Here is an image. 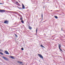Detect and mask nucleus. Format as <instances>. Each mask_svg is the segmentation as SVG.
Wrapping results in <instances>:
<instances>
[{
  "label": "nucleus",
  "instance_id": "nucleus-13",
  "mask_svg": "<svg viewBox=\"0 0 65 65\" xmlns=\"http://www.w3.org/2000/svg\"><path fill=\"white\" fill-rule=\"evenodd\" d=\"M41 47H44V48H45V47H44L42 45H41Z\"/></svg>",
  "mask_w": 65,
  "mask_h": 65
},
{
  "label": "nucleus",
  "instance_id": "nucleus-22",
  "mask_svg": "<svg viewBox=\"0 0 65 65\" xmlns=\"http://www.w3.org/2000/svg\"><path fill=\"white\" fill-rule=\"evenodd\" d=\"M18 7V8H19V9H21V8L20 7V8H19V7Z\"/></svg>",
  "mask_w": 65,
  "mask_h": 65
},
{
  "label": "nucleus",
  "instance_id": "nucleus-17",
  "mask_svg": "<svg viewBox=\"0 0 65 65\" xmlns=\"http://www.w3.org/2000/svg\"><path fill=\"white\" fill-rule=\"evenodd\" d=\"M21 22L22 23H24V21L23 20H22L21 21Z\"/></svg>",
  "mask_w": 65,
  "mask_h": 65
},
{
  "label": "nucleus",
  "instance_id": "nucleus-12",
  "mask_svg": "<svg viewBox=\"0 0 65 65\" xmlns=\"http://www.w3.org/2000/svg\"><path fill=\"white\" fill-rule=\"evenodd\" d=\"M42 20L43 19V14H41Z\"/></svg>",
  "mask_w": 65,
  "mask_h": 65
},
{
  "label": "nucleus",
  "instance_id": "nucleus-23",
  "mask_svg": "<svg viewBox=\"0 0 65 65\" xmlns=\"http://www.w3.org/2000/svg\"><path fill=\"white\" fill-rule=\"evenodd\" d=\"M2 50H1V49H0V52H2Z\"/></svg>",
  "mask_w": 65,
  "mask_h": 65
},
{
  "label": "nucleus",
  "instance_id": "nucleus-19",
  "mask_svg": "<svg viewBox=\"0 0 65 65\" xmlns=\"http://www.w3.org/2000/svg\"><path fill=\"white\" fill-rule=\"evenodd\" d=\"M37 28L36 30V33H37Z\"/></svg>",
  "mask_w": 65,
  "mask_h": 65
},
{
  "label": "nucleus",
  "instance_id": "nucleus-8",
  "mask_svg": "<svg viewBox=\"0 0 65 65\" xmlns=\"http://www.w3.org/2000/svg\"><path fill=\"white\" fill-rule=\"evenodd\" d=\"M8 21H5L4 22V23H5V24H6V23H8Z\"/></svg>",
  "mask_w": 65,
  "mask_h": 65
},
{
  "label": "nucleus",
  "instance_id": "nucleus-26",
  "mask_svg": "<svg viewBox=\"0 0 65 65\" xmlns=\"http://www.w3.org/2000/svg\"><path fill=\"white\" fill-rule=\"evenodd\" d=\"M62 28H61V31H62Z\"/></svg>",
  "mask_w": 65,
  "mask_h": 65
},
{
  "label": "nucleus",
  "instance_id": "nucleus-14",
  "mask_svg": "<svg viewBox=\"0 0 65 65\" xmlns=\"http://www.w3.org/2000/svg\"><path fill=\"white\" fill-rule=\"evenodd\" d=\"M0 54H1V55H3V53H2L1 52H0Z\"/></svg>",
  "mask_w": 65,
  "mask_h": 65
},
{
  "label": "nucleus",
  "instance_id": "nucleus-29",
  "mask_svg": "<svg viewBox=\"0 0 65 65\" xmlns=\"http://www.w3.org/2000/svg\"><path fill=\"white\" fill-rule=\"evenodd\" d=\"M45 34H44V35H45Z\"/></svg>",
  "mask_w": 65,
  "mask_h": 65
},
{
  "label": "nucleus",
  "instance_id": "nucleus-3",
  "mask_svg": "<svg viewBox=\"0 0 65 65\" xmlns=\"http://www.w3.org/2000/svg\"><path fill=\"white\" fill-rule=\"evenodd\" d=\"M3 57V58L6 61H8V59L5 57Z\"/></svg>",
  "mask_w": 65,
  "mask_h": 65
},
{
  "label": "nucleus",
  "instance_id": "nucleus-21",
  "mask_svg": "<svg viewBox=\"0 0 65 65\" xmlns=\"http://www.w3.org/2000/svg\"><path fill=\"white\" fill-rule=\"evenodd\" d=\"M59 49H60V51H62V50H61L60 48H59Z\"/></svg>",
  "mask_w": 65,
  "mask_h": 65
},
{
  "label": "nucleus",
  "instance_id": "nucleus-10",
  "mask_svg": "<svg viewBox=\"0 0 65 65\" xmlns=\"http://www.w3.org/2000/svg\"><path fill=\"white\" fill-rule=\"evenodd\" d=\"M10 57L11 58V59H14V58L13 57V56H11Z\"/></svg>",
  "mask_w": 65,
  "mask_h": 65
},
{
  "label": "nucleus",
  "instance_id": "nucleus-25",
  "mask_svg": "<svg viewBox=\"0 0 65 65\" xmlns=\"http://www.w3.org/2000/svg\"><path fill=\"white\" fill-rule=\"evenodd\" d=\"M0 4H3L2 3H0Z\"/></svg>",
  "mask_w": 65,
  "mask_h": 65
},
{
  "label": "nucleus",
  "instance_id": "nucleus-24",
  "mask_svg": "<svg viewBox=\"0 0 65 65\" xmlns=\"http://www.w3.org/2000/svg\"><path fill=\"white\" fill-rule=\"evenodd\" d=\"M16 3H17V4H18V3H18V2H16Z\"/></svg>",
  "mask_w": 65,
  "mask_h": 65
},
{
  "label": "nucleus",
  "instance_id": "nucleus-11",
  "mask_svg": "<svg viewBox=\"0 0 65 65\" xmlns=\"http://www.w3.org/2000/svg\"><path fill=\"white\" fill-rule=\"evenodd\" d=\"M61 45L60 44H59V48H61Z\"/></svg>",
  "mask_w": 65,
  "mask_h": 65
},
{
  "label": "nucleus",
  "instance_id": "nucleus-5",
  "mask_svg": "<svg viewBox=\"0 0 65 65\" xmlns=\"http://www.w3.org/2000/svg\"><path fill=\"white\" fill-rule=\"evenodd\" d=\"M7 11L8 12H9V11ZM9 12H10L11 13H14V12H15V13H17V12H14L13 11H9Z\"/></svg>",
  "mask_w": 65,
  "mask_h": 65
},
{
  "label": "nucleus",
  "instance_id": "nucleus-1",
  "mask_svg": "<svg viewBox=\"0 0 65 65\" xmlns=\"http://www.w3.org/2000/svg\"><path fill=\"white\" fill-rule=\"evenodd\" d=\"M38 55L39 56V57H40V58L42 59H43V57L42 55L40 54H38Z\"/></svg>",
  "mask_w": 65,
  "mask_h": 65
},
{
  "label": "nucleus",
  "instance_id": "nucleus-16",
  "mask_svg": "<svg viewBox=\"0 0 65 65\" xmlns=\"http://www.w3.org/2000/svg\"><path fill=\"white\" fill-rule=\"evenodd\" d=\"M55 18H56V19H58V17H57V16H55Z\"/></svg>",
  "mask_w": 65,
  "mask_h": 65
},
{
  "label": "nucleus",
  "instance_id": "nucleus-20",
  "mask_svg": "<svg viewBox=\"0 0 65 65\" xmlns=\"http://www.w3.org/2000/svg\"><path fill=\"white\" fill-rule=\"evenodd\" d=\"M21 50L22 51H23V50H24V48H22Z\"/></svg>",
  "mask_w": 65,
  "mask_h": 65
},
{
  "label": "nucleus",
  "instance_id": "nucleus-15",
  "mask_svg": "<svg viewBox=\"0 0 65 65\" xmlns=\"http://www.w3.org/2000/svg\"><path fill=\"white\" fill-rule=\"evenodd\" d=\"M15 37H18V36H17V35L16 34H15Z\"/></svg>",
  "mask_w": 65,
  "mask_h": 65
},
{
  "label": "nucleus",
  "instance_id": "nucleus-4",
  "mask_svg": "<svg viewBox=\"0 0 65 65\" xmlns=\"http://www.w3.org/2000/svg\"><path fill=\"white\" fill-rule=\"evenodd\" d=\"M5 53L7 55H9V53L7 51H5Z\"/></svg>",
  "mask_w": 65,
  "mask_h": 65
},
{
  "label": "nucleus",
  "instance_id": "nucleus-28",
  "mask_svg": "<svg viewBox=\"0 0 65 65\" xmlns=\"http://www.w3.org/2000/svg\"><path fill=\"white\" fill-rule=\"evenodd\" d=\"M48 1H49V0Z\"/></svg>",
  "mask_w": 65,
  "mask_h": 65
},
{
  "label": "nucleus",
  "instance_id": "nucleus-6",
  "mask_svg": "<svg viewBox=\"0 0 65 65\" xmlns=\"http://www.w3.org/2000/svg\"><path fill=\"white\" fill-rule=\"evenodd\" d=\"M22 8H23V9H25V6L23 4H22Z\"/></svg>",
  "mask_w": 65,
  "mask_h": 65
},
{
  "label": "nucleus",
  "instance_id": "nucleus-2",
  "mask_svg": "<svg viewBox=\"0 0 65 65\" xmlns=\"http://www.w3.org/2000/svg\"><path fill=\"white\" fill-rule=\"evenodd\" d=\"M6 11L4 10H0V12H5Z\"/></svg>",
  "mask_w": 65,
  "mask_h": 65
},
{
  "label": "nucleus",
  "instance_id": "nucleus-7",
  "mask_svg": "<svg viewBox=\"0 0 65 65\" xmlns=\"http://www.w3.org/2000/svg\"><path fill=\"white\" fill-rule=\"evenodd\" d=\"M17 62L19 63H20V64H23V62L21 61H18Z\"/></svg>",
  "mask_w": 65,
  "mask_h": 65
},
{
  "label": "nucleus",
  "instance_id": "nucleus-9",
  "mask_svg": "<svg viewBox=\"0 0 65 65\" xmlns=\"http://www.w3.org/2000/svg\"><path fill=\"white\" fill-rule=\"evenodd\" d=\"M28 28L29 29H30V30H31V29H32V27L30 26L28 27Z\"/></svg>",
  "mask_w": 65,
  "mask_h": 65
},
{
  "label": "nucleus",
  "instance_id": "nucleus-27",
  "mask_svg": "<svg viewBox=\"0 0 65 65\" xmlns=\"http://www.w3.org/2000/svg\"><path fill=\"white\" fill-rule=\"evenodd\" d=\"M51 11H52V10H51Z\"/></svg>",
  "mask_w": 65,
  "mask_h": 65
},
{
  "label": "nucleus",
  "instance_id": "nucleus-18",
  "mask_svg": "<svg viewBox=\"0 0 65 65\" xmlns=\"http://www.w3.org/2000/svg\"><path fill=\"white\" fill-rule=\"evenodd\" d=\"M20 20L21 21H22V17L20 18Z\"/></svg>",
  "mask_w": 65,
  "mask_h": 65
}]
</instances>
